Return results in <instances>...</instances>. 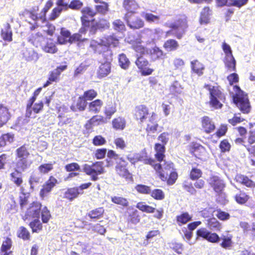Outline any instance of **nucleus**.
<instances>
[{
    "label": "nucleus",
    "instance_id": "nucleus-49",
    "mask_svg": "<svg viewBox=\"0 0 255 255\" xmlns=\"http://www.w3.org/2000/svg\"><path fill=\"white\" fill-rule=\"evenodd\" d=\"M222 240L220 243V246L225 249L231 248L233 245L232 236L230 234H222L220 238Z\"/></svg>",
    "mask_w": 255,
    "mask_h": 255
},
{
    "label": "nucleus",
    "instance_id": "nucleus-50",
    "mask_svg": "<svg viewBox=\"0 0 255 255\" xmlns=\"http://www.w3.org/2000/svg\"><path fill=\"white\" fill-rule=\"evenodd\" d=\"M79 32L78 33H75L70 35V39H69V43L70 44L77 42V45L81 46L82 43L87 41L88 39L87 38H82V34Z\"/></svg>",
    "mask_w": 255,
    "mask_h": 255
},
{
    "label": "nucleus",
    "instance_id": "nucleus-11",
    "mask_svg": "<svg viewBox=\"0 0 255 255\" xmlns=\"http://www.w3.org/2000/svg\"><path fill=\"white\" fill-rule=\"evenodd\" d=\"M135 63L142 76L150 75L154 71L153 69L148 67L150 65L148 60L142 56H139L137 57Z\"/></svg>",
    "mask_w": 255,
    "mask_h": 255
},
{
    "label": "nucleus",
    "instance_id": "nucleus-32",
    "mask_svg": "<svg viewBox=\"0 0 255 255\" xmlns=\"http://www.w3.org/2000/svg\"><path fill=\"white\" fill-rule=\"evenodd\" d=\"M111 70V63L109 62H105L102 63L98 70H97V76L99 78H104L108 75Z\"/></svg>",
    "mask_w": 255,
    "mask_h": 255
},
{
    "label": "nucleus",
    "instance_id": "nucleus-57",
    "mask_svg": "<svg viewBox=\"0 0 255 255\" xmlns=\"http://www.w3.org/2000/svg\"><path fill=\"white\" fill-rule=\"evenodd\" d=\"M111 201L117 205L123 207H127L129 206L128 199L122 196H114L111 197Z\"/></svg>",
    "mask_w": 255,
    "mask_h": 255
},
{
    "label": "nucleus",
    "instance_id": "nucleus-28",
    "mask_svg": "<svg viewBox=\"0 0 255 255\" xmlns=\"http://www.w3.org/2000/svg\"><path fill=\"white\" fill-rule=\"evenodd\" d=\"M123 7L127 12L135 13L140 7L139 4L135 0H123Z\"/></svg>",
    "mask_w": 255,
    "mask_h": 255
},
{
    "label": "nucleus",
    "instance_id": "nucleus-54",
    "mask_svg": "<svg viewBox=\"0 0 255 255\" xmlns=\"http://www.w3.org/2000/svg\"><path fill=\"white\" fill-rule=\"evenodd\" d=\"M210 12L211 10L209 6H205L203 8L200 16V22L201 24H207L209 22Z\"/></svg>",
    "mask_w": 255,
    "mask_h": 255
},
{
    "label": "nucleus",
    "instance_id": "nucleus-45",
    "mask_svg": "<svg viewBox=\"0 0 255 255\" xmlns=\"http://www.w3.org/2000/svg\"><path fill=\"white\" fill-rule=\"evenodd\" d=\"M71 32L65 28L62 27L60 29L59 35L57 36V42L60 44H65L69 43Z\"/></svg>",
    "mask_w": 255,
    "mask_h": 255
},
{
    "label": "nucleus",
    "instance_id": "nucleus-18",
    "mask_svg": "<svg viewBox=\"0 0 255 255\" xmlns=\"http://www.w3.org/2000/svg\"><path fill=\"white\" fill-rule=\"evenodd\" d=\"M41 204L38 201L31 203L27 208L25 216L32 218H38L41 209Z\"/></svg>",
    "mask_w": 255,
    "mask_h": 255
},
{
    "label": "nucleus",
    "instance_id": "nucleus-19",
    "mask_svg": "<svg viewBox=\"0 0 255 255\" xmlns=\"http://www.w3.org/2000/svg\"><path fill=\"white\" fill-rule=\"evenodd\" d=\"M248 1V0H216L218 6H236L239 8L246 4Z\"/></svg>",
    "mask_w": 255,
    "mask_h": 255
},
{
    "label": "nucleus",
    "instance_id": "nucleus-33",
    "mask_svg": "<svg viewBox=\"0 0 255 255\" xmlns=\"http://www.w3.org/2000/svg\"><path fill=\"white\" fill-rule=\"evenodd\" d=\"M10 118L8 109L0 104V128L6 124Z\"/></svg>",
    "mask_w": 255,
    "mask_h": 255
},
{
    "label": "nucleus",
    "instance_id": "nucleus-36",
    "mask_svg": "<svg viewBox=\"0 0 255 255\" xmlns=\"http://www.w3.org/2000/svg\"><path fill=\"white\" fill-rule=\"evenodd\" d=\"M112 128L116 130H124L127 125L125 118L119 116L113 119L112 121Z\"/></svg>",
    "mask_w": 255,
    "mask_h": 255
},
{
    "label": "nucleus",
    "instance_id": "nucleus-59",
    "mask_svg": "<svg viewBox=\"0 0 255 255\" xmlns=\"http://www.w3.org/2000/svg\"><path fill=\"white\" fill-rule=\"evenodd\" d=\"M32 233H39L42 230L43 226L40 220L38 219H34L29 224Z\"/></svg>",
    "mask_w": 255,
    "mask_h": 255
},
{
    "label": "nucleus",
    "instance_id": "nucleus-62",
    "mask_svg": "<svg viewBox=\"0 0 255 255\" xmlns=\"http://www.w3.org/2000/svg\"><path fill=\"white\" fill-rule=\"evenodd\" d=\"M53 169V164L52 163H43L39 165L38 170L41 174L48 173Z\"/></svg>",
    "mask_w": 255,
    "mask_h": 255
},
{
    "label": "nucleus",
    "instance_id": "nucleus-14",
    "mask_svg": "<svg viewBox=\"0 0 255 255\" xmlns=\"http://www.w3.org/2000/svg\"><path fill=\"white\" fill-rule=\"evenodd\" d=\"M136 207L140 211L147 213H153L156 211V214L153 217L155 219L160 220L163 216L164 210L163 208H159L156 210L155 208L149 205L145 204L143 202H140L136 204Z\"/></svg>",
    "mask_w": 255,
    "mask_h": 255
},
{
    "label": "nucleus",
    "instance_id": "nucleus-24",
    "mask_svg": "<svg viewBox=\"0 0 255 255\" xmlns=\"http://www.w3.org/2000/svg\"><path fill=\"white\" fill-rule=\"evenodd\" d=\"M210 184L214 191L218 193L222 192L225 187L224 181L217 176H212L210 177Z\"/></svg>",
    "mask_w": 255,
    "mask_h": 255
},
{
    "label": "nucleus",
    "instance_id": "nucleus-6",
    "mask_svg": "<svg viewBox=\"0 0 255 255\" xmlns=\"http://www.w3.org/2000/svg\"><path fill=\"white\" fill-rule=\"evenodd\" d=\"M53 4V2L52 0H48L44 7L41 10L40 12V15L39 16H38L37 13V11L38 10V7H37V8L35 10L33 9L27 11L29 17L34 21V23L29 22V23L31 25L30 26V30H34L39 26V25L37 22V20L39 19H40L43 23L46 21V13L49 9L52 6Z\"/></svg>",
    "mask_w": 255,
    "mask_h": 255
},
{
    "label": "nucleus",
    "instance_id": "nucleus-64",
    "mask_svg": "<svg viewBox=\"0 0 255 255\" xmlns=\"http://www.w3.org/2000/svg\"><path fill=\"white\" fill-rule=\"evenodd\" d=\"M12 242L11 239L9 237L4 238V240L2 242L0 251L5 253V255H7V252L12 247Z\"/></svg>",
    "mask_w": 255,
    "mask_h": 255
},
{
    "label": "nucleus",
    "instance_id": "nucleus-31",
    "mask_svg": "<svg viewBox=\"0 0 255 255\" xmlns=\"http://www.w3.org/2000/svg\"><path fill=\"white\" fill-rule=\"evenodd\" d=\"M46 37L44 36L42 34L38 32L35 34H32L28 38V42L31 43L33 45L37 47L42 45V42L45 41Z\"/></svg>",
    "mask_w": 255,
    "mask_h": 255
},
{
    "label": "nucleus",
    "instance_id": "nucleus-40",
    "mask_svg": "<svg viewBox=\"0 0 255 255\" xmlns=\"http://www.w3.org/2000/svg\"><path fill=\"white\" fill-rule=\"evenodd\" d=\"M105 209L103 207H99L91 210L88 214V217L92 221H96L100 220L104 216Z\"/></svg>",
    "mask_w": 255,
    "mask_h": 255
},
{
    "label": "nucleus",
    "instance_id": "nucleus-15",
    "mask_svg": "<svg viewBox=\"0 0 255 255\" xmlns=\"http://www.w3.org/2000/svg\"><path fill=\"white\" fill-rule=\"evenodd\" d=\"M107 123L106 119L101 115L96 114L93 116L85 124L84 127L88 132L92 131L94 126H99Z\"/></svg>",
    "mask_w": 255,
    "mask_h": 255
},
{
    "label": "nucleus",
    "instance_id": "nucleus-56",
    "mask_svg": "<svg viewBox=\"0 0 255 255\" xmlns=\"http://www.w3.org/2000/svg\"><path fill=\"white\" fill-rule=\"evenodd\" d=\"M42 87H39L37 89H36L32 94V96L28 99L27 102V111L29 113H30V110L31 108V106L33 105V103L36 101L38 96L39 95L41 92Z\"/></svg>",
    "mask_w": 255,
    "mask_h": 255
},
{
    "label": "nucleus",
    "instance_id": "nucleus-4",
    "mask_svg": "<svg viewBox=\"0 0 255 255\" xmlns=\"http://www.w3.org/2000/svg\"><path fill=\"white\" fill-rule=\"evenodd\" d=\"M204 87L209 91L210 106L215 109H221L223 106L221 102L224 103L226 98L220 87L211 86L209 84H205Z\"/></svg>",
    "mask_w": 255,
    "mask_h": 255
},
{
    "label": "nucleus",
    "instance_id": "nucleus-21",
    "mask_svg": "<svg viewBox=\"0 0 255 255\" xmlns=\"http://www.w3.org/2000/svg\"><path fill=\"white\" fill-rule=\"evenodd\" d=\"M103 106L104 102L102 100L95 99L88 103V111L92 114H98L101 112Z\"/></svg>",
    "mask_w": 255,
    "mask_h": 255
},
{
    "label": "nucleus",
    "instance_id": "nucleus-43",
    "mask_svg": "<svg viewBox=\"0 0 255 255\" xmlns=\"http://www.w3.org/2000/svg\"><path fill=\"white\" fill-rule=\"evenodd\" d=\"M90 47L93 50L95 53L98 54H101L107 50L103 43L102 39L100 42L96 40H92L90 42Z\"/></svg>",
    "mask_w": 255,
    "mask_h": 255
},
{
    "label": "nucleus",
    "instance_id": "nucleus-25",
    "mask_svg": "<svg viewBox=\"0 0 255 255\" xmlns=\"http://www.w3.org/2000/svg\"><path fill=\"white\" fill-rule=\"evenodd\" d=\"M103 43L107 50L109 47L112 46L116 47L119 45V39L115 34L104 36L102 38Z\"/></svg>",
    "mask_w": 255,
    "mask_h": 255
},
{
    "label": "nucleus",
    "instance_id": "nucleus-2",
    "mask_svg": "<svg viewBox=\"0 0 255 255\" xmlns=\"http://www.w3.org/2000/svg\"><path fill=\"white\" fill-rule=\"evenodd\" d=\"M232 93L233 103L244 114H248L251 111V105L248 94L243 91L238 85L233 86Z\"/></svg>",
    "mask_w": 255,
    "mask_h": 255
},
{
    "label": "nucleus",
    "instance_id": "nucleus-38",
    "mask_svg": "<svg viewBox=\"0 0 255 255\" xmlns=\"http://www.w3.org/2000/svg\"><path fill=\"white\" fill-rule=\"evenodd\" d=\"M0 36L5 41L9 42L12 41V31L9 23H6L4 28L1 29Z\"/></svg>",
    "mask_w": 255,
    "mask_h": 255
},
{
    "label": "nucleus",
    "instance_id": "nucleus-63",
    "mask_svg": "<svg viewBox=\"0 0 255 255\" xmlns=\"http://www.w3.org/2000/svg\"><path fill=\"white\" fill-rule=\"evenodd\" d=\"M87 101H92L94 100L98 96L97 92L94 89H91L84 92L82 95Z\"/></svg>",
    "mask_w": 255,
    "mask_h": 255
},
{
    "label": "nucleus",
    "instance_id": "nucleus-23",
    "mask_svg": "<svg viewBox=\"0 0 255 255\" xmlns=\"http://www.w3.org/2000/svg\"><path fill=\"white\" fill-rule=\"evenodd\" d=\"M237 182L251 189L255 188V182L246 175L237 174L235 178Z\"/></svg>",
    "mask_w": 255,
    "mask_h": 255
},
{
    "label": "nucleus",
    "instance_id": "nucleus-8",
    "mask_svg": "<svg viewBox=\"0 0 255 255\" xmlns=\"http://www.w3.org/2000/svg\"><path fill=\"white\" fill-rule=\"evenodd\" d=\"M124 19L126 21L129 28L132 30H136L142 28L144 26V21L138 16L134 13L126 12L124 16Z\"/></svg>",
    "mask_w": 255,
    "mask_h": 255
},
{
    "label": "nucleus",
    "instance_id": "nucleus-29",
    "mask_svg": "<svg viewBox=\"0 0 255 255\" xmlns=\"http://www.w3.org/2000/svg\"><path fill=\"white\" fill-rule=\"evenodd\" d=\"M88 101L81 95L79 96L77 99V102L73 104L71 109L73 111H84L87 107H88Z\"/></svg>",
    "mask_w": 255,
    "mask_h": 255
},
{
    "label": "nucleus",
    "instance_id": "nucleus-10",
    "mask_svg": "<svg viewBox=\"0 0 255 255\" xmlns=\"http://www.w3.org/2000/svg\"><path fill=\"white\" fill-rule=\"evenodd\" d=\"M132 115L136 121L142 124L149 115V108L144 104L136 105L133 110Z\"/></svg>",
    "mask_w": 255,
    "mask_h": 255
},
{
    "label": "nucleus",
    "instance_id": "nucleus-27",
    "mask_svg": "<svg viewBox=\"0 0 255 255\" xmlns=\"http://www.w3.org/2000/svg\"><path fill=\"white\" fill-rule=\"evenodd\" d=\"M44 42L45 43L41 46V49L43 51L51 54H54L57 52L58 49L53 39L46 37Z\"/></svg>",
    "mask_w": 255,
    "mask_h": 255
},
{
    "label": "nucleus",
    "instance_id": "nucleus-55",
    "mask_svg": "<svg viewBox=\"0 0 255 255\" xmlns=\"http://www.w3.org/2000/svg\"><path fill=\"white\" fill-rule=\"evenodd\" d=\"M183 88L177 81H174L169 87L171 94L177 96L182 93Z\"/></svg>",
    "mask_w": 255,
    "mask_h": 255
},
{
    "label": "nucleus",
    "instance_id": "nucleus-44",
    "mask_svg": "<svg viewBox=\"0 0 255 255\" xmlns=\"http://www.w3.org/2000/svg\"><path fill=\"white\" fill-rule=\"evenodd\" d=\"M98 4L95 5V9L96 14H100L102 15L107 14L110 10L109 4L108 2L100 0Z\"/></svg>",
    "mask_w": 255,
    "mask_h": 255
},
{
    "label": "nucleus",
    "instance_id": "nucleus-41",
    "mask_svg": "<svg viewBox=\"0 0 255 255\" xmlns=\"http://www.w3.org/2000/svg\"><path fill=\"white\" fill-rule=\"evenodd\" d=\"M239 191L236 193L234 197L235 201L240 205L246 204L251 198V197L244 191L239 189Z\"/></svg>",
    "mask_w": 255,
    "mask_h": 255
},
{
    "label": "nucleus",
    "instance_id": "nucleus-61",
    "mask_svg": "<svg viewBox=\"0 0 255 255\" xmlns=\"http://www.w3.org/2000/svg\"><path fill=\"white\" fill-rule=\"evenodd\" d=\"M203 172L200 169L197 167H192L189 172V178L192 180H195L199 179L202 176Z\"/></svg>",
    "mask_w": 255,
    "mask_h": 255
},
{
    "label": "nucleus",
    "instance_id": "nucleus-39",
    "mask_svg": "<svg viewBox=\"0 0 255 255\" xmlns=\"http://www.w3.org/2000/svg\"><path fill=\"white\" fill-rule=\"evenodd\" d=\"M80 194L79 188L77 187L69 188L64 193L63 198L68 200L69 201H72L77 198Z\"/></svg>",
    "mask_w": 255,
    "mask_h": 255
},
{
    "label": "nucleus",
    "instance_id": "nucleus-12",
    "mask_svg": "<svg viewBox=\"0 0 255 255\" xmlns=\"http://www.w3.org/2000/svg\"><path fill=\"white\" fill-rule=\"evenodd\" d=\"M67 68V65L57 66L56 68L49 72L48 80L43 84V87L46 88L52 83L58 82L60 80L61 73Z\"/></svg>",
    "mask_w": 255,
    "mask_h": 255
},
{
    "label": "nucleus",
    "instance_id": "nucleus-26",
    "mask_svg": "<svg viewBox=\"0 0 255 255\" xmlns=\"http://www.w3.org/2000/svg\"><path fill=\"white\" fill-rule=\"evenodd\" d=\"M149 55L153 61L164 60L166 57V53L157 46H154L150 50Z\"/></svg>",
    "mask_w": 255,
    "mask_h": 255
},
{
    "label": "nucleus",
    "instance_id": "nucleus-17",
    "mask_svg": "<svg viewBox=\"0 0 255 255\" xmlns=\"http://www.w3.org/2000/svg\"><path fill=\"white\" fill-rule=\"evenodd\" d=\"M201 130L206 134H210L216 129V125L213 120L207 116L201 119Z\"/></svg>",
    "mask_w": 255,
    "mask_h": 255
},
{
    "label": "nucleus",
    "instance_id": "nucleus-9",
    "mask_svg": "<svg viewBox=\"0 0 255 255\" xmlns=\"http://www.w3.org/2000/svg\"><path fill=\"white\" fill-rule=\"evenodd\" d=\"M128 163L123 157L120 158V160L117 163L115 166V170L118 175L125 178L128 181H132L133 177L129 172L127 166Z\"/></svg>",
    "mask_w": 255,
    "mask_h": 255
},
{
    "label": "nucleus",
    "instance_id": "nucleus-47",
    "mask_svg": "<svg viewBox=\"0 0 255 255\" xmlns=\"http://www.w3.org/2000/svg\"><path fill=\"white\" fill-rule=\"evenodd\" d=\"M16 236L18 238L24 241H30L31 239V234L28 230L24 226L19 227L16 232Z\"/></svg>",
    "mask_w": 255,
    "mask_h": 255
},
{
    "label": "nucleus",
    "instance_id": "nucleus-20",
    "mask_svg": "<svg viewBox=\"0 0 255 255\" xmlns=\"http://www.w3.org/2000/svg\"><path fill=\"white\" fill-rule=\"evenodd\" d=\"M255 130H250L247 137V144L244 147L250 155L255 157Z\"/></svg>",
    "mask_w": 255,
    "mask_h": 255
},
{
    "label": "nucleus",
    "instance_id": "nucleus-46",
    "mask_svg": "<svg viewBox=\"0 0 255 255\" xmlns=\"http://www.w3.org/2000/svg\"><path fill=\"white\" fill-rule=\"evenodd\" d=\"M224 63L228 71L233 72L236 70V61L233 55L225 56Z\"/></svg>",
    "mask_w": 255,
    "mask_h": 255
},
{
    "label": "nucleus",
    "instance_id": "nucleus-16",
    "mask_svg": "<svg viewBox=\"0 0 255 255\" xmlns=\"http://www.w3.org/2000/svg\"><path fill=\"white\" fill-rule=\"evenodd\" d=\"M156 114L152 112L147 121L145 130L148 136H151L157 131L159 125L156 120Z\"/></svg>",
    "mask_w": 255,
    "mask_h": 255
},
{
    "label": "nucleus",
    "instance_id": "nucleus-7",
    "mask_svg": "<svg viewBox=\"0 0 255 255\" xmlns=\"http://www.w3.org/2000/svg\"><path fill=\"white\" fill-rule=\"evenodd\" d=\"M103 161H96L92 164H85L83 167V172L91 176V179L95 181L99 179L98 176L105 173Z\"/></svg>",
    "mask_w": 255,
    "mask_h": 255
},
{
    "label": "nucleus",
    "instance_id": "nucleus-35",
    "mask_svg": "<svg viewBox=\"0 0 255 255\" xmlns=\"http://www.w3.org/2000/svg\"><path fill=\"white\" fill-rule=\"evenodd\" d=\"M190 63L191 68L193 73L199 76H201L204 74L205 67L202 62L197 59H195L192 61Z\"/></svg>",
    "mask_w": 255,
    "mask_h": 255
},
{
    "label": "nucleus",
    "instance_id": "nucleus-58",
    "mask_svg": "<svg viewBox=\"0 0 255 255\" xmlns=\"http://www.w3.org/2000/svg\"><path fill=\"white\" fill-rule=\"evenodd\" d=\"M116 112L117 108L115 104L106 107L104 109V114L107 121L108 122V120H110Z\"/></svg>",
    "mask_w": 255,
    "mask_h": 255
},
{
    "label": "nucleus",
    "instance_id": "nucleus-30",
    "mask_svg": "<svg viewBox=\"0 0 255 255\" xmlns=\"http://www.w3.org/2000/svg\"><path fill=\"white\" fill-rule=\"evenodd\" d=\"M80 20L81 22L82 26L79 29V32L85 34L87 32L88 30L90 32L92 25L95 21V18L91 19H89V17H86L85 16H81Z\"/></svg>",
    "mask_w": 255,
    "mask_h": 255
},
{
    "label": "nucleus",
    "instance_id": "nucleus-37",
    "mask_svg": "<svg viewBox=\"0 0 255 255\" xmlns=\"http://www.w3.org/2000/svg\"><path fill=\"white\" fill-rule=\"evenodd\" d=\"M21 171L16 167L15 170L9 175L11 181L17 187H21L23 182Z\"/></svg>",
    "mask_w": 255,
    "mask_h": 255
},
{
    "label": "nucleus",
    "instance_id": "nucleus-3",
    "mask_svg": "<svg viewBox=\"0 0 255 255\" xmlns=\"http://www.w3.org/2000/svg\"><path fill=\"white\" fill-rule=\"evenodd\" d=\"M188 27L187 17L185 14L180 15L174 22L169 25L170 29L165 32L166 36L173 35L180 39L185 33Z\"/></svg>",
    "mask_w": 255,
    "mask_h": 255
},
{
    "label": "nucleus",
    "instance_id": "nucleus-34",
    "mask_svg": "<svg viewBox=\"0 0 255 255\" xmlns=\"http://www.w3.org/2000/svg\"><path fill=\"white\" fill-rule=\"evenodd\" d=\"M163 48L167 52L175 51L179 49V43L176 40L169 38L164 42Z\"/></svg>",
    "mask_w": 255,
    "mask_h": 255
},
{
    "label": "nucleus",
    "instance_id": "nucleus-51",
    "mask_svg": "<svg viewBox=\"0 0 255 255\" xmlns=\"http://www.w3.org/2000/svg\"><path fill=\"white\" fill-rule=\"evenodd\" d=\"M192 218V216L187 212H183L176 217V222L179 226L186 224L187 222L191 221Z\"/></svg>",
    "mask_w": 255,
    "mask_h": 255
},
{
    "label": "nucleus",
    "instance_id": "nucleus-13",
    "mask_svg": "<svg viewBox=\"0 0 255 255\" xmlns=\"http://www.w3.org/2000/svg\"><path fill=\"white\" fill-rule=\"evenodd\" d=\"M57 183V179L52 175L50 176L48 180L42 186L39 192L40 197L43 199L47 196Z\"/></svg>",
    "mask_w": 255,
    "mask_h": 255
},
{
    "label": "nucleus",
    "instance_id": "nucleus-53",
    "mask_svg": "<svg viewBox=\"0 0 255 255\" xmlns=\"http://www.w3.org/2000/svg\"><path fill=\"white\" fill-rule=\"evenodd\" d=\"M118 61L120 66L124 70L128 69L130 65L129 60L124 53L119 55Z\"/></svg>",
    "mask_w": 255,
    "mask_h": 255
},
{
    "label": "nucleus",
    "instance_id": "nucleus-5",
    "mask_svg": "<svg viewBox=\"0 0 255 255\" xmlns=\"http://www.w3.org/2000/svg\"><path fill=\"white\" fill-rule=\"evenodd\" d=\"M29 155L30 153L26 144H23L16 149L15 166L17 169L24 171L29 168L32 163V162L28 159Z\"/></svg>",
    "mask_w": 255,
    "mask_h": 255
},
{
    "label": "nucleus",
    "instance_id": "nucleus-1",
    "mask_svg": "<svg viewBox=\"0 0 255 255\" xmlns=\"http://www.w3.org/2000/svg\"><path fill=\"white\" fill-rule=\"evenodd\" d=\"M169 133L163 132L157 137L160 143H155L154 146L155 151L154 157L156 161L151 157L144 160V163L150 165L155 171L159 178L167 185L171 186L175 183L178 174L174 168V164L171 161H165V145L169 140Z\"/></svg>",
    "mask_w": 255,
    "mask_h": 255
},
{
    "label": "nucleus",
    "instance_id": "nucleus-52",
    "mask_svg": "<svg viewBox=\"0 0 255 255\" xmlns=\"http://www.w3.org/2000/svg\"><path fill=\"white\" fill-rule=\"evenodd\" d=\"M14 134L12 133L2 134L0 136V147L5 146L7 143H12L14 141Z\"/></svg>",
    "mask_w": 255,
    "mask_h": 255
},
{
    "label": "nucleus",
    "instance_id": "nucleus-22",
    "mask_svg": "<svg viewBox=\"0 0 255 255\" xmlns=\"http://www.w3.org/2000/svg\"><path fill=\"white\" fill-rule=\"evenodd\" d=\"M110 23L108 20L105 18H100L98 21H96L92 24L90 33L95 34L99 29H105L109 28Z\"/></svg>",
    "mask_w": 255,
    "mask_h": 255
},
{
    "label": "nucleus",
    "instance_id": "nucleus-48",
    "mask_svg": "<svg viewBox=\"0 0 255 255\" xmlns=\"http://www.w3.org/2000/svg\"><path fill=\"white\" fill-rule=\"evenodd\" d=\"M142 40L137 39L133 41L131 44V48L136 52L141 55H143L147 52V48L141 44Z\"/></svg>",
    "mask_w": 255,
    "mask_h": 255
},
{
    "label": "nucleus",
    "instance_id": "nucleus-60",
    "mask_svg": "<svg viewBox=\"0 0 255 255\" xmlns=\"http://www.w3.org/2000/svg\"><path fill=\"white\" fill-rule=\"evenodd\" d=\"M150 195L156 200H162L165 198V194L163 191L160 189L151 190Z\"/></svg>",
    "mask_w": 255,
    "mask_h": 255
},
{
    "label": "nucleus",
    "instance_id": "nucleus-42",
    "mask_svg": "<svg viewBox=\"0 0 255 255\" xmlns=\"http://www.w3.org/2000/svg\"><path fill=\"white\" fill-rule=\"evenodd\" d=\"M44 109V103L42 101H38L37 102L34 103L33 105L31 106V108L30 110V114L27 111V105H26V113L25 115L27 117H30L32 112H33L34 114H37L40 113Z\"/></svg>",
    "mask_w": 255,
    "mask_h": 255
}]
</instances>
